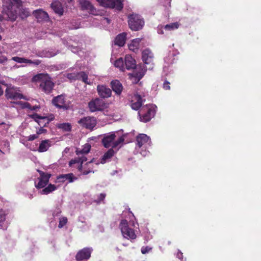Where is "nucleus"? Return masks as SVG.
I'll use <instances>...</instances> for the list:
<instances>
[{"instance_id":"f257e3e1","label":"nucleus","mask_w":261,"mask_h":261,"mask_svg":"<svg viewBox=\"0 0 261 261\" xmlns=\"http://www.w3.org/2000/svg\"><path fill=\"white\" fill-rule=\"evenodd\" d=\"M40 177L38 178V183H35V187L37 189L43 188L39 191V193L42 195H47L57 189V187L55 185L49 184L46 187L45 186L48 184L49 179L51 177V174L48 173H45L42 171L38 170Z\"/></svg>"},{"instance_id":"f03ea898","label":"nucleus","mask_w":261,"mask_h":261,"mask_svg":"<svg viewBox=\"0 0 261 261\" xmlns=\"http://www.w3.org/2000/svg\"><path fill=\"white\" fill-rule=\"evenodd\" d=\"M122 130L116 132H111L103 135L102 143L105 147L109 148L112 147L116 148L122 143L124 140V135L118 137L117 140H115L117 136H119Z\"/></svg>"},{"instance_id":"7ed1b4c3","label":"nucleus","mask_w":261,"mask_h":261,"mask_svg":"<svg viewBox=\"0 0 261 261\" xmlns=\"http://www.w3.org/2000/svg\"><path fill=\"white\" fill-rule=\"evenodd\" d=\"M8 1L9 3H5L3 5V11L10 20L14 21L17 16V9L21 6L22 2L21 0Z\"/></svg>"},{"instance_id":"20e7f679","label":"nucleus","mask_w":261,"mask_h":261,"mask_svg":"<svg viewBox=\"0 0 261 261\" xmlns=\"http://www.w3.org/2000/svg\"><path fill=\"white\" fill-rule=\"evenodd\" d=\"M33 79L39 83L40 88L45 93L49 94L52 91L54 83L48 74H39L34 76Z\"/></svg>"},{"instance_id":"39448f33","label":"nucleus","mask_w":261,"mask_h":261,"mask_svg":"<svg viewBox=\"0 0 261 261\" xmlns=\"http://www.w3.org/2000/svg\"><path fill=\"white\" fill-rule=\"evenodd\" d=\"M83 155H81V156H79L77 158H75L73 160H71L69 162V166H72L73 165H75L77 164L76 167L78 169L79 171L81 172V173L83 175H87L91 172H94L93 171L92 167H89L88 170L85 169V166H89L93 162V160L90 161L89 162L86 163L84 165H83L84 162H86L87 159L86 156Z\"/></svg>"},{"instance_id":"423d86ee","label":"nucleus","mask_w":261,"mask_h":261,"mask_svg":"<svg viewBox=\"0 0 261 261\" xmlns=\"http://www.w3.org/2000/svg\"><path fill=\"white\" fill-rule=\"evenodd\" d=\"M155 105H149L142 107L138 112V115L141 121L146 122L153 117L155 113Z\"/></svg>"},{"instance_id":"0eeeda50","label":"nucleus","mask_w":261,"mask_h":261,"mask_svg":"<svg viewBox=\"0 0 261 261\" xmlns=\"http://www.w3.org/2000/svg\"><path fill=\"white\" fill-rule=\"evenodd\" d=\"M144 21L139 15L133 14L128 16V25L133 31H138L142 29Z\"/></svg>"},{"instance_id":"6e6552de","label":"nucleus","mask_w":261,"mask_h":261,"mask_svg":"<svg viewBox=\"0 0 261 261\" xmlns=\"http://www.w3.org/2000/svg\"><path fill=\"white\" fill-rule=\"evenodd\" d=\"M99 5L106 8L114 9L120 11L123 8L124 0H96Z\"/></svg>"},{"instance_id":"1a4fd4ad","label":"nucleus","mask_w":261,"mask_h":261,"mask_svg":"<svg viewBox=\"0 0 261 261\" xmlns=\"http://www.w3.org/2000/svg\"><path fill=\"white\" fill-rule=\"evenodd\" d=\"M106 107V103L99 98L92 99L88 103V108L91 112L101 111Z\"/></svg>"},{"instance_id":"9d476101","label":"nucleus","mask_w":261,"mask_h":261,"mask_svg":"<svg viewBox=\"0 0 261 261\" xmlns=\"http://www.w3.org/2000/svg\"><path fill=\"white\" fill-rule=\"evenodd\" d=\"M119 227L121 229L123 236L126 239L134 240L136 238V235L134 230L128 227L127 220H122L119 224Z\"/></svg>"},{"instance_id":"9b49d317","label":"nucleus","mask_w":261,"mask_h":261,"mask_svg":"<svg viewBox=\"0 0 261 261\" xmlns=\"http://www.w3.org/2000/svg\"><path fill=\"white\" fill-rule=\"evenodd\" d=\"M6 96L8 99L17 100L23 98L19 88L9 85L6 90Z\"/></svg>"},{"instance_id":"f8f14e48","label":"nucleus","mask_w":261,"mask_h":261,"mask_svg":"<svg viewBox=\"0 0 261 261\" xmlns=\"http://www.w3.org/2000/svg\"><path fill=\"white\" fill-rule=\"evenodd\" d=\"M77 123L82 127L87 129H92L96 124V121L93 117H84L79 120Z\"/></svg>"},{"instance_id":"ddd939ff","label":"nucleus","mask_w":261,"mask_h":261,"mask_svg":"<svg viewBox=\"0 0 261 261\" xmlns=\"http://www.w3.org/2000/svg\"><path fill=\"white\" fill-rule=\"evenodd\" d=\"M93 249L90 247L84 248L77 252L75 258L78 261H86L90 258Z\"/></svg>"},{"instance_id":"4468645a","label":"nucleus","mask_w":261,"mask_h":261,"mask_svg":"<svg viewBox=\"0 0 261 261\" xmlns=\"http://www.w3.org/2000/svg\"><path fill=\"white\" fill-rule=\"evenodd\" d=\"M11 60L18 63L25 64L21 65V67H24L27 64H33L35 66H38L41 63V61L39 60H31L25 58L19 57H13L12 58Z\"/></svg>"},{"instance_id":"2eb2a0df","label":"nucleus","mask_w":261,"mask_h":261,"mask_svg":"<svg viewBox=\"0 0 261 261\" xmlns=\"http://www.w3.org/2000/svg\"><path fill=\"white\" fill-rule=\"evenodd\" d=\"M52 102L57 108L67 110L68 106L66 104L64 97L62 95H58L54 97L52 100Z\"/></svg>"},{"instance_id":"dca6fc26","label":"nucleus","mask_w":261,"mask_h":261,"mask_svg":"<svg viewBox=\"0 0 261 261\" xmlns=\"http://www.w3.org/2000/svg\"><path fill=\"white\" fill-rule=\"evenodd\" d=\"M97 91L99 96L103 98H107L112 95L111 90L105 85H99L97 87Z\"/></svg>"},{"instance_id":"f3484780","label":"nucleus","mask_w":261,"mask_h":261,"mask_svg":"<svg viewBox=\"0 0 261 261\" xmlns=\"http://www.w3.org/2000/svg\"><path fill=\"white\" fill-rule=\"evenodd\" d=\"M137 145L139 148H141L145 144L148 145L151 144V140L146 135L141 134L136 137Z\"/></svg>"},{"instance_id":"a211bd4d","label":"nucleus","mask_w":261,"mask_h":261,"mask_svg":"<svg viewBox=\"0 0 261 261\" xmlns=\"http://www.w3.org/2000/svg\"><path fill=\"white\" fill-rule=\"evenodd\" d=\"M153 55L151 50L148 49H144L142 53V59L145 64H149L152 63Z\"/></svg>"},{"instance_id":"6ab92c4d","label":"nucleus","mask_w":261,"mask_h":261,"mask_svg":"<svg viewBox=\"0 0 261 261\" xmlns=\"http://www.w3.org/2000/svg\"><path fill=\"white\" fill-rule=\"evenodd\" d=\"M111 87L116 95H120L123 90V86L119 81L116 80L111 81Z\"/></svg>"},{"instance_id":"aec40b11","label":"nucleus","mask_w":261,"mask_h":261,"mask_svg":"<svg viewBox=\"0 0 261 261\" xmlns=\"http://www.w3.org/2000/svg\"><path fill=\"white\" fill-rule=\"evenodd\" d=\"M33 14L39 21L48 20L49 16L48 14L42 10H35Z\"/></svg>"},{"instance_id":"412c9836","label":"nucleus","mask_w":261,"mask_h":261,"mask_svg":"<svg viewBox=\"0 0 261 261\" xmlns=\"http://www.w3.org/2000/svg\"><path fill=\"white\" fill-rule=\"evenodd\" d=\"M51 8L56 13L59 14V15H63L64 10L62 4L60 2H53L51 4Z\"/></svg>"},{"instance_id":"4be33fe9","label":"nucleus","mask_w":261,"mask_h":261,"mask_svg":"<svg viewBox=\"0 0 261 261\" xmlns=\"http://www.w3.org/2000/svg\"><path fill=\"white\" fill-rule=\"evenodd\" d=\"M125 65L127 70L134 69L136 67L135 60L128 55L125 57Z\"/></svg>"},{"instance_id":"5701e85b","label":"nucleus","mask_w":261,"mask_h":261,"mask_svg":"<svg viewBox=\"0 0 261 261\" xmlns=\"http://www.w3.org/2000/svg\"><path fill=\"white\" fill-rule=\"evenodd\" d=\"M76 179L77 178L74 177L72 173L62 174L58 177V179L60 182H65L68 180L69 182H72Z\"/></svg>"},{"instance_id":"b1692460","label":"nucleus","mask_w":261,"mask_h":261,"mask_svg":"<svg viewBox=\"0 0 261 261\" xmlns=\"http://www.w3.org/2000/svg\"><path fill=\"white\" fill-rule=\"evenodd\" d=\"M136 102H133L131 105L132 108L135 110H138L142 106L143 101L141 96L139 94H136L134 96V100Z\"/></svg>"},{"instance_id":"393cba45","label":"nucleus","mask_w":261,"mask_h":261,"mask_svg":"<svg viewBox=\"0 0 261 261\" xmlns=\"http://www.w3.org/2000/svg\"><path fill=\"white\" fill-rule=\"evenodd\" d=\"M126 36V34L125 33L118 35L115 40V44L119 46H123L125 43Z\"/></svg>"},{"instance_id":"a878e982","label":"nucleus","mask_w":261,"mask_h":261,"mask_svg":"<svg viewBox=\"0 0 261 261\" xmlns=\"http://www.w3.org/2000/svg\"><path fill=\"white\" fill-rule=\"evenodd\" d=\"M50 146V141L49 140H43L41 142L38 149L39 152L46 151Z\"/></svg>"},{"instance_id":"bb28decb","label":"nucleus","mask_w":261,"mask_h":261,"mask_svg":"<svg viewBox=\"0 0 261 261\" xmlns=\"http://www.w3.org/2000/svg\"><path fill=\"white\" fill-rule=\"evenodd\" d=\"M80 4L81 6L82 9L84 10H88L92 12L94 10V7L91 3L87 0H80Z\"/></svg>"},{"instance_id":"cd10ccee","label":"nucleus","mask_w":261,"mask_h":261,"mask_svg":"<svg viewBox=\"0 0 261 261\" xmlns=\"http://www.w3.org/2000/svg\"><path fill=\"white\" fill-rule=\"evenodd\" d=\"M115 154V151L113 148H111L106 152L101 159L100 163L105 164L107 161L110 160Z\"/></svg>"},{"instance_id":"c85d7f7f","label":"nucleus","mask_w":261,"mask_h":261,"mask_svg":"<svg viewBox=\"0 0 261 261\" xmlns=\"http://www.w3.org/2000/svg\"><path fill=\"white\" fill-rule=\"evenodd\" d=\"M140 38H136L132 41V42L129 44L128 47L130 50L135 51L137 50L139 47V44L141 41Z\"/></svg>"},{"instance_id":"c756f323","label":"nucleus","mask_w":261,"mask_h":261,"mask_svg":"<svg viewBox=\"0 0 261 261\" xmlns=\"http://www.w3.org/2000/svg\"><path fill=\"white\" fill-rule=\"evenodd\" d=\"M29 117L33 118L36 122L38 123L40 126H41L42 125L41 124V120H46L47 123H48L49 121L47 117H42L36 113L30 115Z\"/></svg>"},{"instance_id":"7c9ffc66","label":"nucleus","mask_w":261,"mask_h":261,"mask_svg":"<svg viewBox=\"0 0 261 261\" xmlns=\"http://www.w3.org/2000/svg\"><path fill=\"white\" fill-rule=\"evenodd\" d=\"M90 148L91 146L88 144H86L84 145L83 149H76L75 152L76 155H77L78 156L83 154H86L89 152Z\"/></svg>"},{"instance_id":"2f4dec72","label":"nucleus","mask_w":261,"mask_h":261,"mask_svg":"<svg viewBox=\"0 0 261 261\" xmlns=\"http://www.w3.org/2000/svg\"><path fill=\"white\" fill-rule=\"evenodd\" d=\"M77 77L79 80L82 81L87 84H90V82L88 81V75L83 71L77 72Z\"/></svg>"},{"instance_id":"473e14b6","label":"nucleus","mask_w":261,"mask_h":261,"mask_svg":"<svg viewBox=\"0 0 261 261\" xmlns=\"http://www.w3.org/2000/svg\"><path fill=\"white\" fill-rule=\"evenodd\" d=\"M179 26V24L177 22L171 23L165 25L164 29L167 31L173 30L178 28Z\"/></svg>"},{"instance_id":"72a5a7b5","label":"nucleus","mask_w":261,"mask_h":261,"mask_svg":"<svg viewBox=\"0 0 261 261\" xmlns=\"http://www.w3.org/2000/svg\"><path fill=\"white\" fill-rule=\"evenodd\" d=\"M123 64L124 62L121 58L116 60L114 63V65L115 67L119 68L122 70L123 69Z\"/></svg>"},{"instance_id":"f704fd0d","label":"nucleus","mask_w":261,"mask_h":261,"mask_svg":"<svg viewBox=\"0 0 261 261\" xmlns=\"http://www.w3.org/2000/svg\"><path fill=\"white\" fill-rule=\"evenodd\" d=\"M59 128L62 129V130H63L64 131L68 132L71 129V126L68 123H62V124H60L59 125Z\"/></svg>"},{"instance_id":"c9c22d12","label":"nucleus","mask_w":261,"mask_h":261,"mask_svg":"<svg viewBox=\"0 0 261 261\" xmlns=\"http://www.w3.org/2000/svg\"><path fill=\"white\" fill-rule=\"evenodd\" d=\"M131 75L134 77L136 78L138 81H139L144 75V73L142 72H139L137 70H135L131 74Z\"/></svg>"},{"instance_id":"e433bc0d","label":"nucleus","mask_w":261,"mask_h":261,"mask_svg":"<svg viewBox=\"0 0 261 261\" xmlns=\"http://www.w3.org/2000/svg\"><path fill=\"white\" fill-rule=\"evenodd\" d=\"M6 220L5 212L2 210H0V228L3 226Z\"/></svg>"},{"instance_id":"4c0bfd02","label":"nucleus","mask_w":261,"mask_h":261,"mask_svg":"<svg viewBox=\"0 0 261 261\" xmlns=\"http://www.w3.org/2000/svg\"><path fill=\"white\" fill-rule=\"evenodd\" d=\"M173 53H169L168 57H166L164 58L165 62L168 64H172L173 63Z\"/></svg>"},{"instance_id":"58836bf2","label":"nucleus","mask_w":261,"mask_h":261,"mask_svg":"<svg viewBox=\"0 0 261 261\" xmlns=\"http://www.w3.org/2000/svg\"><path fill=\"white\" fill-rule=\"evenodd\" d=\"M67 222V219L66 217H63L60 219L59 224L58 227L59 228H62L64 225L66 224Z\"/></svg>"},{"instance_id":"ea45409f","label":"nucleus","mask_w":261,"mask_h":261,"mask_svg":"<svg viewBox=\"0 0 261 261\" xmlns=\"http://www.w3.org/2000/svg\"><path fill=\"white\" fill-rule=\"evenodd\" d=\"M106 195L105 193H101V194H99L97 196V198L95 200V201L97 203H100L101 201H102L104 200V199L106 197Z\"/></svg>"},{"instance_id":"a19ab883","label":"nucleus","mask_w":261,"mask_h":261,"mask_svg":"<svg viewBox=\"0 0 261 261\" xmlns=\"http://www.w3.org/2000/svg\"><path fill=\"white\" fill-rule=\"evenodd\" d=\"M67 77L70 80H78L77 73H68L67 75Z\"/></svg>"},{"instance_id":"79ce46f5","label":"nucleus","mask_w":261,"mask_h":261,"mask_svg":"<svg viewBox=\"0 0 261 261\" xmlns=\"http://www.w3.org/2000/svg\"><path fill=\"white\" fill-rule=\"evenodd\" d=\"M152 250V247L149 246H143L141 248V251L142 254H146L148 253Z\"/></svg>"},{"instance_id":"37998d69","label":"nucleus","mask_w":261,"mask_h":261,"mask_svg":"<svg viewBox=\"0 0 261 261\" xmlns=\"http://www.w3.org/2000/svg\"><path fill=\"white\" fill-rule=\"evenodd\" d=\"M56 55H57L56 53H53L51 52H46L45 54L42 55H39L40 57H45L47 58H50L51 57L55 56Z\"/></svg>"},{"instance_id":"c03bdc74","label":"nucleus","mask_w":261,"mask_h":261,"mask_svg":"<svg viewBox=\"0 0 261 261\" xmlns=\"http://www.w3.org/2000/svg\"><path fill=\"white\" fill-rule=\"evenodd\" d=\"M163 88L165 90H170V83L167 81H165V82L163 83Z\"/></svg>"},{"instance_id":"a18cd8bd","label":"nucleus","mask_w":261,"mask_h":261,"mask_svg":"<svg viewBox=\"0 0 261 261\" xmlns=\"http://www.w3.org/2000/svg\"><path fill=\"white\" fill-rule=\"evenodd\" d=\"M38 138V135L37 134H33V135H30L28 137V140L31 141L34 140L35 139H37Z\"/></svg>"},{"instance_id":"49530a36","label":"nucleus","mask_w":261,"mask_h":261,"mask_svg":"<svg viewBox=\"0 0 261 261\" xmlns=\"http://www.w3.org/2000/svg\"><path fill=\"white\" fill-rule=\"evenodd\" d=\"M7 61V58L4 56L0 55V63L3 64Z\"/></svg>"},{"instance_id":"de8ad7c7","label":"nucleus","mask_w":261,"mask_h":261,"mask_svg":"<svg viewBox=\"0 0 261 261\" xmlns=\"http://www.w3.org/2000/svg\"><path fill=\"white\" fill-rule=\"evenodd\" d=\"M46 132V129L43 128V127H41V128L38 130H37V134L38 136L39 135H40L43 133H45Z\"/></svg>"},{"instance_id":"09e8293b","label":"nucleus","mask_w":261,"mask_h":261,"mask_svg":"<svg viewBox=\"0 0 261 261\" xmlns=\"http://www.w3.org/2000/svg\"><path fill=\"white\" fill-rule=\"evenodd\" d=\"M158 33L159 34H164L163 26H159L158 27Z\"/></svg>"},{"instance_id":"8fccbe9b","label":"nucleus","mask_w":261,"mask_h":261,"mask_svg":"<svg viewBox=\"0 0 261 261\" xmlns=\"http://www.w3.org/2000/svg\"><path fill=\"white\" fill-rule=\"evenodd\" d=\"M176 256L177 257H178L179 259H182V258H183V255H182V253L180 251H178L177 253V255H176Z\"/></svg>"},{"instance_id":"3c124183","label":"nucleus","mask_w":261,"mask_h":261,"mask_svg":"<svg viewBox=\"0 0 261 261\" xmlns=\"http://www.w3.org/2000/svg\"><path fill=\"white\" fill-rule=\"evenodd\" d=\"M47 123L46 120H41V124H42L41 127L45 126V124Z\"/></svg>"},{"instance_id":"603ef678","label":"nucleus","mask_w":261,"mask_h":261,"mask_svg":"<svg viewBox=\"0 0 261 261\" xmlns=\"http://www.w3.org/2000/svg\"><path fill=\"white\" fill-rule=\"evenodd\" d=\"M4 91L2 87L1 83H0V96L3 94Z\"/></svg>"},{"instance_id":"864d4df0","label":"nucleus","mask_w":261,"mask_h":261,"mask_svg":"<svg viewBox=\"0 0 261 261\" xmlns=\"http://www.w3.org/2000/svg\"><path fill=\"white\" fill-rule=\"evenodd\" d=\"M61 213V211L59 210H58L57 211V213H56V212H54L53 213V216H57L59 214H60Z\"/></svg>"},{"instance_id":"5fc2aeb1","label":"nucleus","mask_w":261,"mask_h":261,"mask_svg":"<svg viewBox=\"0 0 261 261\" xmlns=\"http://www.w3.org/2000/svg\"><path fill=\"white\" fill-rule=\"evenodd\" d=\"M31 105L29 103H25V107L30 109L31 108Z\"/></svg>"},{"instance_id":"6e6d98bb","label":"nucleus","mask_w":261,"mask_h":261,"mask_svg":"<svg viewBox=\"0 0 261 261\" xmlns=\"http://www.w3.org/2000/svg\"><path fill=\"white\" fill-rule=\"evenodd\" d=\"M89 167H92V168H93V167H92V166H91V165L90 164V165H89V166L86 165V166H85V169H86V170H88V169H89Z\"/></svg>"},{"instance_id":"4d7b16f0","label":"nucleus","mask_w":261,"mask_h":261,"mask_svg":"<svg viewBox=\"0 0 261 261\" xmlns=\"http://www.w3.org/2000/svg\"><path fill=\"white\" fill-rule=\"evenodd\" d=\"M38 107L37 106L31 107V110H35Z\"/></svg>"},{"instance_id":"13d9d810","label":"nucleus","mask_w":261,"mask_h":261,"mask_svg":"<svg viewBox=\"0 0 261 261\" xmlns=\"http://www.w3.org/2000/svg\"><path fill=\"white\" fill-rule=\"evenodd\" d=\"M146 153H146L145 154H143V155L144 156H145V155H146Z\"/></svg>"}]
</instances>
